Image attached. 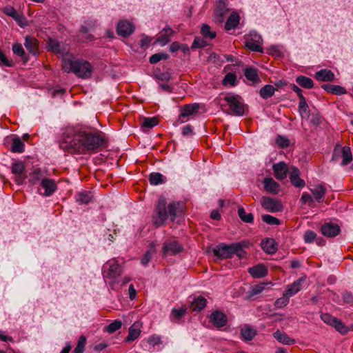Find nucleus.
Returning a JSON list of instances; mask_svg holds the SVG:
<instances>
[{
    "mask_svg": "<svg viewBox=\"0 0 353 353\" xmlns=\"http://www.w3.org/2000/svg\"><path fill=\"white\" fill-rule=\"evenodd\" d=\"M104 142L102 132L83 124L61 128L57 137L59 149L70 154H88L101 148Z\"/></svg>",
    "mask_w": 353,
    "mask_h": 353,
    "instance_id": "f257e3e1",
    "label": "nucleus"
},
{
    "mask_svg": "<svg viewBox=\"0 0 353 353\" xmlns=\"http://www.w3.org/2000/svg\"><path fill=\"white\" fill-rule=\"evenodd\" d=\"M183 205L181 203L172 202L166 207V200L165 198H160L158 201L155 210V214L153 215V222L156 227L162 226L168 216L173 221L176 216L181 214Z\"/></svg>",
    "mask_w": 353,
    "mask_h": 353,
    "instance_id": "f03ea898",
    "label": "nucleus"
},
{
    "mask_svg": "<svg viewBox=\"0 0 353 353\" xmlns=\"http://www.w3.org/2000/svg\"><path fill=\"white\" fill-rule=\"evenodd\" d=\"M62 68L67 73L73 72L82 78L89 77L92 72V68L89 62L83 60L75 59L70 55L65 57L62 61Z\"/></svg>",
    "mask_w": 353,
    "mask_h": 353,
    "instance_id": "7ed1b4c3",
    "label": "nucleus"
},
{
    "mask_svg": "<svg viewBox=\"0 0 353 353\" xmlns=\"http://www.w3.org/2000/svg\"><path fill=\"white\" fill-rule=\"evenodd\" d=\"M123 272L122 266L115 259L108 261L102 268V275L105 282L112 290H115L119 283V278Z\"/></svg>",
    "mask_w": 353,
    "mask_h": 353,
    "instance_id": "20e7f679",
    "label": "nucleus"
},
{
    "mask_svg": "<svg viewBox=\"0 0 353 353\" xmlns=\"http://www.w3.org/2000/svg\"><path fill=\"white\" fill-rule=\"evenodd\" d=\"M243 243H232L230 245L222 244V258L230 257L232 254H235L239 259H245L247 256V252L243 249Z\"/></svg>",
    "mask_w": 353,
    "mask_h": 353,
    "instance_id": "39448f33",
    "label": "nucleus"
},
{
    "mask_svg": "<svg viewBox=\"0 0 353 353\" xmlns=\"http://www.w3.org/2000/svg\"><path fill=\"white\" fill-rule=\"evenodd\" d=\"M183 250V245L174 239L166 240L162 248L163 255L165 256L176 255L182 252Z\"/></svg>",
    "mask_w": 353,
    "mask_h": 353,
    "instance_id": "423d86ee",
    "label": "nucleus"
},
{
    "mask_svg": "<svg viewBox=\"0 0 353 353\" xmlns=\"http://www.w3.org/2000/svg\"><path fill=\"white\" fill-rule=\"evenodd\" d=\"M262 41L261 35L256 32H252L245 36V46L254 52H263V48L261 46Z\"/></svg>",
    "mask_w": 353,
    "mask_h": 353,
    "instance_id": "0eeeda50",
    "label": "nucleus"
},
{
    "mask_svg": "<svg viewBox=\"0 0 353 353\" xmlns=\"http://www.w3.org/2000/svg\"><path fill=\"white\" fill-rule=\"evenodd\" d=\"M339 158H342L341 165H345L350 163L352 160L350 148L347 146L342 147L336 145L334 150L332 159L337 161Z\"/></svg>",
    "mask_w": 353,
    "mask_h": 353,
    "instance_id": "6e6552de",
    "label": "nucleus"
},
{
    "mask_svg": "<svg viewBox=\"0 0 353 353\" xmlns=\"http://www.w3.org/2000/svg\"><path fill=\"white\" fill-rule=\"evenodd\" d=\"M12 173L14 180L17 185H22L28 177L25 170V165L22 161H16L12 164Z\"/></svg>",
    "mask_w": 353,
    "mask_h": 353,
    "instance_id": "1a4fd4ad",
    "label": "nucleus"
},
{
    "mask_svg": "<svg viewBox=\"0 0 353 353\" xmlns=\"http://www.w3.org/2000/svg\"><path fill=\"white\" fill-rule=\"evenodd\" d=\"M57 185L54 179L46 178L40 183L38 188V192L43 196H50L57 190Z\"/></svg>",
    "mask_w": 353,
    "mask_h": 353,
    "instance_id": "9d476101",
    "label": "nucleus"
},
{
    "mask_svg": "<svg viewBox=\"0 0 353 353\" xmlns=\"http://www.w3.org/2000/svg\"><path fill=\"white\" fill-rule=\"evenodd\" d=\"M48 48L49 50L61 55L63 57V60L65 57H69L71 55L68 54V48L61 45L57 40L54 39H48Z\"/></svg>",
    "mask_w": 353,
    "mask_h": 353,
    "instance_id": "9b49d317",
    "label": "nucleus"
},
{
    "mask_svg": "<svg viewBox=\"0 0 353 353\" xmlns=\"http://www.w3.org/2000/svg\"><path fill=\"white\" fill-rule=\"evenodd\" d=\"M262 206L270 212H277L283 210V205L280 201L268 196L261 199Z\"/></svg>",
    "mask_w": 353,
    "mask_h": 353,
    "instance_id": "f8f14e48",
    "label": "nucleus"
},
{
    "mask_svg": "<svg viewBox=\"0 0 353 353\" xmlns=\"http://www.w3.org/2000/svg\"><path fill=\"white\" fill-rule=\"evenodd\" d=\"M134 31V24L127 20H121L117 26V32L122 37H127L131 35Z\"/></svg>",
    "mask_w": 353,
    "mask_h": 353,
    "instance_id": "ddd939ff",
    "label": "nucleus"
},
{
    "mask_svg": "<svg viewBox=\"0 0 353 353\" xmlns=\"http://www.w3.org/2000/svg\"><path fill=\"white\" fill-rule=\"evenodd\" d=\"M301 119L302 124L308 123L312 126H317L321 122V118L319 114L316 112H299Z\"/></svg>",
    "mask_w": 353,
    "mask_h": 353,
    "instance_id": "4468645a",
    "label": "nucleus"
},
{
    "mask_svg": "<svg viewBox=\"0 0 353 353\" xmlns=\"http://www.w3.org/2000/svg\"><path fill=\"white\" fill-rule=\"evenodd\" d=\"M225 100L231 110H244L245 108L242 98L238 95L225 97Z\"/></svg>",
    "mask_w": 353,
    "mask_h": 353,
    "instance_id": "2eb2a0df",
    "label": "nucleus"
},
{
    "mask_svg": "<svg viewBox=\"0 0 353 353\" xmlns=\"http://www.w3.org/2000/svg\"><path fill=\"white\" fill-rule=\"evenodd\" d=\"M305 281V276H303L293 282L292 284L288 285L286 290L284 291L285 294L291 297L298 293L302 289L303 284Z\"/></svg>",
    "mask_w": 353,
    "mask_h": 353,
    "instance_id": "dca6fc26",
    "label": "nucleus"
},
{
    "mask_svg": "<svg viewBox=\"0 0 353 353\" xmlns=\"http://www.w3.org/2000/svg\"><path fill=\"white\" fill-rule=\"evenodd\" d=\"M340 230V227L333 223H326L321 227L322 234L328 237L336 236L339 234Z\"/></svg>",
    "mask_w": 353,
    "mask_h": 353,
    "instance_id": "f3484780",
    "label": "nucleus"
},
{
    "mask_svg": "<svg viewBox=\"0 0 353 353\" xmlns=\"http://www.w3.org/2000/svg\"><path fill=\"white\" fill-rule=\"evenodd\" d=\"M173 34V30L169 26H165L160 32L156 42L163 46L170 41V37Z\"/></svg>",
    "mask_w": 353,
    "mask_h": 353,
    "instance_id": "a211bd4d",
    "label": "nucleus"
},
{
    "mask_svg": "<svg viewBox=\"0 0 353 353\" xmlns=\"http://www.w3.org/2000/svg\"><path fill=\"white\" fill-rule=\"evenodd\" d=\"M249 274L255 279H260L265 276L268 270L263 264H258L248 269Z\"/></svg>",
    "mask_w": 353,
    "mask_h": 353,
    "instance_id": "6ab92c4d",
    "label": "nucleus"
},
{
    "mask_svg": "<svg viewBox=\"0 0 353 353\" xmlns=\"http://www.w3.org/2000/svg\"><path fill=\"white\" fill-rule=\"evenodd\" d=\"M46 178L44 171L40 168H34L29 174V182L32 185L40 184Z\"/></svg>",
    "mask_w": 353,
    "mask_h": 353,
    "instance_id": "aec40b11",
    "label": "nucleus"
},
{
    "mask_svg": "<svg viewBox=\"0 0 353 353\" xmlns=\"http://www.w3.org/2000/svg\"><path fill=\"white\" fill-rule=\"evenodd\" d=\"M273 170L275 176L280 180L284 179L287 176L288 172V167L284 162H279L273 165Z\"/></svg>",
    "mask_w": 353,
    "mask_h": 353,
    "instance_id": "412c9836",
    "label": "nucleus"
},
{
    "mask_svg": "<svg viewBox=\"0 0 353 353\" xmlns=\"http://www.w3.org/2000/svg\"><path fill=\"white\" fill-rule=\"evenodd\" d=\"M310 190L313 195L314 201H316L318 203H321L323 201L326 192V189L323 184L315 185L312 188H310Z\"/></svg>",
    "mask_w": 353,
    "mask_h": 353,
    "instance_id": "4be33fe9",
    "label": "nucleus"
},
{
    "mask_svg": "<svg viewBox=\"0 0 353 353\" xmlns=\"http://www.w3.org/2000/svg\"><path fill=\"white\" fill-rule=\"evenodd\" d=\"M264 189L268 193L277 194L279 192V185L270 177H267L263 180Z\"/></svg>",
    "mask_w": 353,
    "mask_h": 353,
    "instance_id": "5701e85b",
    "label": "nucleus"
},
{
    "mask_svg": "<svg viewBox=\"0 0 353 353\" xmlns=\"http://www.w3.org/2000/svg\"><path fill=\"white\" fill-rule=\"evenodd\" d=\"M239 14L236 12H232L225 23V30L228 32L234 30L239 24Z\"/></svg>",
    "mask_w": 353,
    "mask_h": 353,
    "instance_id": "b1692460",
    "label": "nucleus"
},
{
    "mask_svg": "<svg viewBox=\"0 0 353 353\" xmlns=\"http://www.w3.org/2000/svg\"><path fill=\"white\" fill-rule=\"evenodd\" d=\"M290 179L292 184L296 188H303L305 185V181L299 177V169L296 168L291 169Z\"/></svg>",
    "mask_w": 353,
    "mask_h": 353,
    "instance_id": "393cba45",
    "label": "nucleus"
},
{
    "mask_svg": "<svg viewBox=\"0 0 353 353\" xmlns=\"http://www.w3.org/2000/svg\"><path fill=\"white\" fill-rule=\"evenodd\" d=\"M274 337L281 343L284 345H293L295 343V340L290 338L286 333L277 330L273 334Z\"/></svg>",
    "mask_w": 353,
    "mask_h": 353,
    "instance_id": "a878e982",
    "label": "nucleus"
},
{
    "mask_svg": "<svg viewBox=\"0 0 353 353\" xmlns=\"http://www.w3.org/2000/svg\"><path fill=\"white\" fill-rule=\"evenodd\" d=\"M207 301L202 296H199L194 298L190 304V308L195 312H199L203 310L206 305Z\"/></svg>",
    "mask_w": 353,
    "mask_h": 353,
    "instance_id": "bb28decb",
    "label": "nucleus"
},
{
    "mask_svg": "<svg viewBox=\"0 0 353 353\" xmlns=\"http://www.w3.org/2000/svg\"><path fill=\"white\" fill-rule=\"evenodd\" d=\"M315 78L318 81H330L334 80V74L331 70H327V69H323V70H321L320 71L316 72Z\"/></svg>",
    "mask_w": 353,
    "mask_h": 353,
    "instance_id": "cd10ccee",
    "label": "nucleus"
},
{
    "mask_svg": "<svg viewBox=\"0 0 353 353\" xmlns=\"http://www.w3.org/2000/svg\"><path fill=\"white\" fill-rule=\"evenodd\" d=\"M244 75L245 78L252 82V83H258L260 81V78L258 74V71L256 68L250 67L246 68L244 70Z\"/></svg>",
    "mask_w": 353,
    "mask_h": 353,
    "instance_id": "c85d7f7f",
    "label": "nucleus"
},
{
    "mask_svg": "<svg viewBox=\"0 0 353 353\" xmlns=\"http://www.w3.org/2000/svg\"><path fill=\"white\" fill-rule=\"evenodd\" d=\"M322 88L324 89L329 93L341 95L346 93V90L338 85H331V84H324L322 86Z\"/></svg>",
    "mask_w": 353,
    "mask_h": 353,
    "instance_id": "c756f323",
    "label": "nucleus"
},
{
    "mask_svg": "<svg viewBox=\"0 0 353 353\" xmlns=\"http://www.w3.org/2000/svg\"><path fill=\"white\" fill-rule=\"evenodd\" d=\"M159 124V118L157 117H141V125L143 128L150 129Z\"/></svg>",
    "mask_w": 353,
    "mask_h": 353,
    "instance_id": "7c9ffc66",
    "label": "nucleus"
},
{
    "mask_svg": "<svg viewBox=\"0 0 353 353\" xmlns=\"http://www.w3.org/2000/svg\"><path fill=\"white\" fill-rule=\"evenodd\" d=\"M140 333H141L140 325L137 323H134L129 328V333H128V335L125 341L127 342L134 341L139 336Z\"/></svg>",
    "mask_w": 353,
    "mask_h": 353,
    "instance_id": "2f4dec72",
    "label": "nucleus"
},
{
    "mask_svg": "<svg viewBox=\"0 0 353 353\" xmlns=\"http://www.w3.org/2000/svg\"><path fill=\"white\" fill-rule=\"evenodd\" d=\"M96 22L88 20L85 22V25L81 27V31L83 34H85V39L86 40H92L93 39V36L90 34H88V32L94 29L96 27Z\"/></svg>",
    "mask_w": 353,
    "mask_h": 353,
    "instance_id": "473e14b6",
    "label": "nucleus"
},
{
    "mask_svg": "<svg viewBox=\"0 0 353 353\" xmlns=\"http://www.w3.org/2000/svg\"><path fill=\"white\" fill-rule=\"evenodd\" d=\"M92 198L90 192L81 191L76 195V201L79 204H88Z\"/></svg>",
    "mask_w": 353,
    "mask_h": 353,
    "instance_id": "72a5a7b5",
    "label": "nucleus"
},
{
    "mask_svg": "<svg viewBox=\"0 0 353 353\" xmlns=\"http://www.w3.org/2000/svg\"><path fill=\"white\" fill-rule=\"evenodd\" d=\"M241 334L244 340L251 341L256 335V332L253 327L245 325L241 328Z\"/></svg>",
    "mask_w": 353,
    "mask_h": 353,
    "instance_id": "f704fd0d",
    "label": "nucleus"
},
{
    "mask_svg": "<svg viewBox=\"0 0 353 353\" xmlns=\"http://www.w3.org/2000/svg\"><path fill=\"white\" fill-rule=\"evenodd\" d=\"M263 250L268 254H274L276 251L275 242L272 239H268L262 242Z\"/></svg>",
    "mask_w": 353,
    "mask_h": 353,
    "instance_id": "c9c22d12",
    "label": "nucleus"
},
{
    "mask_svg": "<svg viewBox=\"0 0 353 353\" xmlns=\"http://www.w3.org/2000/svg\"><path fill=\"white\" fill-rule=\"evenodd\" d=\"M296 81L299 85L307 89L312 88L314 85L312 79L305 76L297 77Z\"/></svg>",
    "mask_w": 353,
    "mask_h": 353,
    "instance_id": "e433bc0d",
    "label": "nucleus"
},
{
    "mask_svg": "<svg viewBox=\"0 0 353 353\" xmlns=\"http://www.w3.org/2000/svg\"><path fill=\"white\" fill-rule=\"evenodd\" d=\"M156 244L152 243L150 245V249L145 253L141 259V264L143 265H148L149 261H150L152 254L157 252L156 250Z\"/></svg>",
    "mask_w": 353,
    "mask_h": 353,
    "instance_id": "4c0bfd02",
    "label": "nucleus"
},
{
    "mask_svg": "<svg viewBox=\"0 0 353 353\" xmlns=\"http://www.w3.org/2000/svg\"><path fill=\"white\" fill-rule=\"evenodd\" d=\"M275 90L276 89L273 85H265V86L261 88L259 93L263 99H267L274 94Z\"/></svg>",
    "mask_w": 353,
    "mask_h": 353,
    "instance_id": "58836bf2",
    "label": "nucleus"
},
{
    "mask_svg": "<svg viewBox=\"0 0 353 353\" xmlns=\"http://www.w3.org/2000/svg\"><path fill=\"white\" fill-rule=\"evenodd\" d=\"M186 310L184 308H173L170 315V319L172 322H178L185 314Z\"/></svg>",
    "mask_w": 353,
    "mask_h": 353,
    "instance_id": "ea45409f",
    "label": "nucleus"
},
{
    "mask_svg": "<svg viewBox=\"0 0 353 353\" xmlns=\"http://www.w3.org/2000/svg\"><path fill=\"white\" fill-rule=\"evenodd\" d=\"M24 45L30 53L33 54H35L37 53V41L35 40V39L30 37H26Z\"/></svg>",
    "mask_w": 353,
    "mask_h": 353,
    "instance_id": "a19ab883",
    "label": "nucleus"
},
{
    "mask_svg": "<svg viewBox=\"0 0 353 353\" xmlns=\"http://www.w3.org/2000/svg\"><path fill=\"white\" fill-rule=\"evenodd\" d=\"M238 214L240 219L245 223H251L254 221L253 214L246 212L243 208L238 209Z\"/></svg>",
    "mask_w": 353,
    "mask_h": 353,
    "instance_id": "79ce46f5",
    "label": "nucleus"
},
{
    "mask_svg": "<svg viewBox=\"0 0 353 353\" xmlns=\"http://www.w3.org/2000/svg\"><path fill=\"white\" fill-rule=\"evenodd\" d=\"M236 76L234 73L232 72L226 74L224 79L222 80V84L224 85L234 86L236 85Z\"/></svg>",
    "mask_w": 353,
    "mask_h": 353,
    "instance_id": "37998d69",
    "label": "nucleus"
},
{
    "mask_svg": "<svg viewBox=\"0 0 353 353\" xmlns=\"http://www.w3.org/2000/svg\"><path fill=\"white\" fill-rule=\"evenodd\" d=\"M201 33L207 39H213L216 37V32L212 31L210 27L207 24H203L201 26Z\"/></svg>",
    "mask_w": 353,
    "mask_h": 353,
    "instance_id": "c03bdc74",
    "label": "nucleus"
},
{
    "mask_svg": "<svg viewBox=\"0 0 353 353\" xmlns=\"http://www.w3.org/2000/svg\"><path fill=\"white\" fill-rule=\"evenodd\" d=\"M210 322L213 326L219 329L221 327V312L218 310L213 312L209 316Z\"/></svg>",
    "mask_w": 353,
    "mask_h": 353,
    "instance_id": "a18cd8bd",
    "label": "nucleus"
},
{
    "mask_svg": "<svg viewBox=\"0 0 353 353\" xmlns=\"http://www.w3.org/2000/svg\"><path fill=\"white\" fill-rule=\"evenodd\" d=\"M12 150L14 152H23L24 150V143L20 138L17 137L13 139Z\"/></svg>",
    "mask_w": 353,
    "mask_h": 353,
    "instance_id": "49530a36",
    "label": "nucleus"
},
{
    "mask_svg": "<svg viewBox=\"0 0 353 353\" xmlns=\"http://www.w3.org/2000/svg\"><path fill=\"white\" fill-rule=\"evenodd\" d=\"M332 326L343 335L346 334L349 331V328L341 320L338 319L335 320Z\"/></svg>",
    "mask_w": 353,
    "mask_h": 353,
    "instance_id": "de8ad7c7",
    "label": "nucleus"
},
{
    "mask_svg": "<svg viewBox=\"0 0 353 353\" xmlns=\"http://www.w3.org/2000/svg\"><path fill=\"white\" fill-rule=\"evenodd\" d=\"M122 323L121 321L115 320L110 324H109L107 327L105 328V332L112 334L114 332L117 331L121 327Z\"/></svg>",
    "mask_w": 353,
    "mask_h": 353,
    "instance_id": "09e8293b",
    "label": "nucleus"
},
{
    "mask_svg": "<svg viewBox=\"0 0 353 353\" xmlns=\"http://www.w3.org/2000/svg\"><path fill=\"white\" fill-rule=\"evenodd\" d=\"M289 298L290 296L288 295H286L285 292H283L282 297L279 298L275 301V307L278 308H281L286 306L289 303Z\"/></svg>",
    "mask_w": 353,
    "mask_h": 353,
    "instance_id": "8fccbe9b",
    "label": "nucleus"
},
{
    "mask_svg": "<svg viewBox=\"0 0 353 353\" xmlns=\"http://www.w3.org/2000/svg\"><path fill=\"white\" fill-rule=\"evenodd\" d=\"M301 201L303 204H307L312 208L314 206L313 197L307 192H303L301 197Z\"/></svg>",
    "mask_w": 353,
    "mask_h": 353,
    "instance_id": "3c124183",
    "label": "nucleus"
},
{
    "mask_svg": "<svg viewBox=\"0 0 353 353\" xmlns=\"http://www.w3.org/2000/svg\"><path fill=\"white\" fill-rule=\"evenodd\" d=\"M206 39H205L204 37L203 38H201L199 37H195V39L192 43V48H201L206 46L208 45Z\"/></svg>",
    "mask_w": 353,
    "mask_h": 353,
    "instance_id": "603ef678",
    "label": "nucleus"
},
{
    "mask_svg": "<svg viewBox=\"0 0 353 353\" xmlns=\"http://www.w3.org/2000/svg\"><path fill=\"white\" fill-rule=\"evenodd\" d=\"M0 65H4L6 67H12L14 65V61L12 59H8L2 50H0Z\"/></svg>",
    "mask_w": 353,
    "mask_h": 353,
    "instance_id": "864d4df0",
    "label": "nucleus"
},
{
    "mask_svg": "<svg viewBox=\"0 0 353 353\" xmlns=\"http://www.w3.org/2000/svg\"><path fill=\"white\" fill-rule=\"evenodd\" d=\"M150 182L152 185H159L163 182V175L160 173L153 172L150 176Z\"/></svg>",
    "mask_w": 353,
    "mask_h": 353,
    "instance_id": "5fc2aeb1",
    "label": "nucleus"
},
{
    "mask_svg": "<svg viewBox=\"0 0 353 353\" xmlns=\"http://www.w3.org/2000/svg\"><path fill=\"white\" fill-rule=\"evenodd\" d=\"M276 143L279 147L285 148L289 146L290 141L287 137L279 135L276 139Z\"/></svg>",
    "mask_w": 353,
    "mask_h": 353,
    "instance_id": "6e6d98bb",
    "label": "nucleus"
},
{
    "mask_svg": "<svg viewBox=\"0 0 353 353\" xmlns=\"http://www.w3.org/2000/svg\"><path fill=\"white\" fill-rule=\"evenodd\" d=\"M168 59V55L165 53H157L152 55L150 58V63L155 64L163 59Z\"/></svg>",
    "mask_w": 353,
    "mask_h": 353,
    "instance_id": "4d7b16f0",
    "label": "nucleus"
},
{
    "mask_svg": "<svg viewBox=\"0 0 353 353\" xmlns=\"http://www.w3.org/2000/svg\"><path fill=\"white\" fill-rule=\"evenodd\" d=\"M337 318L332 316L328 313H323L321 315V319L326 324L332 325L334 323L335 320Z\"/></svg>",
    "mask_w": 353,
    "mask_h": 353,
    "instance_id": "13d9d810",
    "label": "nucleus"
},
{
    "mask_svg": "<svg viewBox=\"0 0 353 353\" xmlns=\"http://www.w3.org/2000/svg\"><path fill=\"white\" fill-rule=\"evenodd\" d=\"M262 220L270 225H279L280 223L279 220L271 215L265 214L262 216Z\"/></svg>",
    "mask_w": 353,
    "mask_h": 353,
    "instance_id": "bf43d9fd",
    "label": "nucleus"
},
{
    "mask_svg": "<svg viewBox=\"0 0 353 353\" xmlns=\"http://www.w3.org/2000/svg\"><path fill=\"white\" fill-rule=\"evenodd\" d=\"M316 236L315 232L312 230H307L303 235V239L305 243H311L315 240Z\"/></svg>",
    "mask_w": 353,
    "mask_h": 353,
    "instance_id": "052dcab7",
    "label": "nucleus"
},
{
    "mask_svg": "<svg viewBox=\"0 0 353 353\" xmlns=\"http://www.w3.org/2000/svg\"><path fill=\"white\" fill-rule=\"evenodd\" d=\"M86 339L84 336L80 337L77 347L74 348V353H83Z\"/></svg>",
    "mask_w": 353,
    "mask_h": 353,
    "instance_id": "680f3d73",
    "label": "nucleus"
},
{
    "mask_svg": "<svg viewBox=\"0 0 353 353\" xmlns=\"http://www.w3.org/2000/svg\"><path fill=\"white\" fill-rule=\"evenodd\" d=\"M12 51L15 54L21 57H23L25 55L24 50L20 43H14L12 46Z\"/></svg>",
    "mask_w": 353,
    "mask_h": 353,
    "instance_id": "e2e57ef3",
    "label": "nucleus"
},
{
    "mask_svg": "<svg viewBox=\"0 0 353 353\" xmlns=\"http://www.w3.org/2000/svg\"><path fill=\"white\" fill-rule=\"evenodd\" d=\"M204 105L202 103H190L185 105L183 110H199V109H204Z\"/></svg>",
    "mask_w": 353,
    "mask_h": 353,
    "instance_id": "0e129e2a",
    "label": "nucleus"
},
{
    "mask_svg": "<svg viewBox=\"0 0 353 353\" xmlns=\"http://www.w3.org/2000/svg\"><path fill=\"white\" fill-rule=\"evenodd\" d=\"M3 12L6 15L11 17L12 18H14L16 15L19 13L12 6H6Z\"/></svg>",
    "mask_w": 353,
    "mask_h": 353,
    "instance_id": "69168bd1",
    "label": "nucleus"
},
{
    "mask_svg": "<svg viewBox=\"0 0 353 353\" xmlns=\"http://www.w3.org/2000/svg\"><path fill=\"white\" fill-rule=\"evenodd\" d=\"M14 19L17 21L18 25L22 28L26 26L27 21L24 16L20 13H18Z\"/></svg>",
    "mask_w": 353,
    "mask_h": 353,
    "instance_id": "338daca9",
    "label": "nucleus"
},
{
    "mask_svg": "<svg viewBox=\"0 0 353 353\" xmlns=\"http://www.w3.org/2000/svg\"><path fill=\"white\" fill-rule=\"evenodd\" d=\"M151 41L152 38L146 35H143L140 41V45L142 48H147L149 46Z\"/></svg>",
    "mask_w": 353,
    "mask_h": 353,
    "instance_id": "774afa93",
    "label": "nucleus"
}]
</instances>
